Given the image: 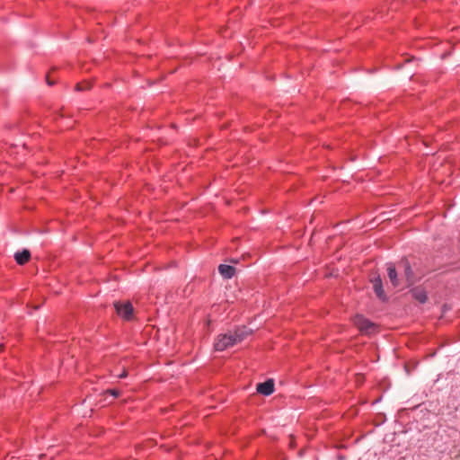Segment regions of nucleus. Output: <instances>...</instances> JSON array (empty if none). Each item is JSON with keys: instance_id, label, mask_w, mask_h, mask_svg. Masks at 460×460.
I'll return each mask as SVG.
<instances>
[{"instance_id": "1", "label": "nucleus", "mask_w": 460, "mask_h": 460, "mask_svg": "<svg viewBox=\"0 0 460 460\" xmlns=\"http://www.w3.org/2000/svg\"><path fill=\"white\" fill-rule=\"evenodd\" d=\"M397 269L401 271L402 279L405 281L407 287H411L416 282V276L407 258H402L397 263Z\"/></svg>"}, {"instance_id": "2", "label": "nucleus", "mask_w": 460, "mask_h": 460, "mask_svg": "<svg viewBox=\"0 0 460 460\" xmlns=\"http://www.w3.org/2000/svg\"><path fill=\"white\" fill-rule=\"evenodd\" d=\"M353 323L360 332L367 335H370L377 331V325L364 317L362 314L355 315L353 318Z\"/></svg>"}, {"instance_id": "3", "label": "nucleus", "mask_w": 460, "mask_h": 460, "mask_svg": "<svg viewBox=\"0 0 460 460\" xmlns=\"http://www.w3.org/2000/svg\"><path fill=\"white\" fill-rule=\"evenodd\" d=\"M235 344L236 343L234 338L233 337V333L229 332L228 333L218 335L214 347L216 350L223 351Z\"/></svg>"}, {"instance_id": "4", "label": "nucleus", "mask_w": 460, "mask_h": 460, "mask_svg": "<svg viewBox=\"0 0 460 460\" xmlns=\"http://www.w3.org/2000/svg\"><path fill=\"white\" fill-rule=\"evenodd\" d=\"M117 314L127 321L133 318L134 308L130 302L115 303L114 304Z\"/></svg>"}, {"instance_id": "5", "label": "nucleus", "mask_w": 460, "mask_h": 460, "mask_svg": "<svg viewBox=\"0 0 460 460\" xmlns=\"http://www.w3.org/2000/svg\"><path fill=\"white\" fill-rule=\"evenodd\" d=\"M371 283L373 284V289L376 296L383 302H385L388 300V297L386 294L385 293L384 288H383V282L382 279L379 274H375L371 279Z\"/></svg>"}, {"instance_id": "6", "label": "nucleus", "mask_w": 460, "mask_h": 460, "mask_svg": "<svg viewBox=\"0 0 460 460\" xmlns=\"http://www.w3.org/2000/svg\"><path fill=\"white\" fill-rule=\"evenodd\" d=\"M256 390L259 394L269 396L274 392V381L273 379H268L262 383H258Z\"/></svg>"}, {"instance_id": "7", "label": "nucleus", "mask_w": 460, "mask_h": 460, "mask_svg": "<svg viewBox=\"0 0 460 460\" xmlns=\"http://www.w3.org/2000/svg\"><path fill=\"white\" fill-rule=\"evenodd\" d=\"M398 269L393 263L387 264V275L394 288L400 287L402 279L398 277Z\"/></svg>"}, {"instance_id": "8", "label": "nucleus", "mask_w": 460, "mask_h": 460, "mask_svg": "<svg viewBox=\"0 0 460 460\" xmlns=\"http://www.w3.org/2000/svg\"><path fill=\"white\" fill-rule=\"evenodd\" d=\"M232 333L233 337L234 338L235 343L237 344L245 340L249 335H251L252 333V330L243 325L237 327Z\"/></svg>"}, {"instance_id": "9", "label": "nucleus", "mask_w": 460, "mask_h": 460, "mask_svg": "<svg viewBox=\"0 0 460 460\" xmlns=\"http://www.w3.org/2000/svg\"><path fill=\"white\" fill-rule=\"evenodd\" d=\"M31 259V252L28 249H23L14 254V260L19 265H23Z\"/></svg>"}, {"instance_id": "10", "label": "nucleus", "mask_w": 460, "mask_h": 460, "mask_svg": "<svg viewBox=\"0 0 460 460\" xmlns=\"http://www.w3.org/2000/svg\"><path fill=\"white\" fill-rule=\"evenodd\" d=\"M218 271L223 278L228 279L234 277L235 273V269L231 265L220 264L218 267Z\"/></svg>"}, {"instance_id": "11", "label": "nucleus", "mask_w": 460, "mask_h": 460, "mask_svg": "<svg viewBox=\"0 0 460 460\" xmlns=\"http://www.w3.org/2000/svg\"><path fill=\"white\" fill-rule=\"evenodd\" d=\"M411 292L414 299H416L420 303L424 304L427 301V294L423 289L420 288H412Z\"/></svg>"}, {"instance_id": "12", "label": "nucleus", "mask_w": 460, "mask_h": 460, "mask_svg": "<svg viewBox=\"0 0 460 460\" xmlns=\"http://www.w3.org/2000/svg\"><path fill=\"white\" fill-rule=\"evenodd\" d=\"M91 88V84L88 83V82H82V83H78L76 85H75V90L76 91H84V90H88Z\"/></svg>"}, {"instance_id": "13", "label": "nucleus", "mask_w": 460, "mask_h": 460, "mask_svg": "<svg viewBox=\"0 0 460 460\" xmlns=\"http://www.w3.org/2000/svg\"><path fill=\"white\" fill-rule=\"evenodd\" d=\"M106 393L111 394L114 397L119 396V391L116 389H109L106 391Z\"/></svg>"}, {"instance_id": "14", "label": "nucleus", "mask_w": 460, "mask_h": 460, "mask_svg": "<svg viewBox=\"0 0 460 460\" xmlns=\"http://www.w3.org/2000/svg\"><path fill=\"white\" fill-rule=\"evenodd\" d=\"M127 376H128V372H127V370H125V369H124V370L122 371V373H121V374H119L118 376H119V378H125Z\"/></svg>"}, {"instance_id": "15", "label": "nucleus", "mask_w": 460, "mask_h": 460, "mask_svg": "<svg viewBox=\"0 0 460 460\" xmlns=\"http://www.w3.org/2000/svg\"><path fill=\"white\" fill-rule=\"evenodd\" d=\"M47 83L49 85H53L54 82L50 81L49 77H47Z\"/></svg>"}, {"instance_id": "16", "label": "nucleus", "mask_w": 460, "mask_h": 460, "mask_svg": "<svg viewBox=\"0 0 460 460\" xmlns=\"http://www.w3.org/2000/svg\"><path fill=\"white\" fill-rule=\"evenodd\" d=\"M233 263H237V260H232L231 261Z\"/></svg>"}, {"instance_id": "17", "label": "nucleus", "mask_w": 460, "mask_h": 460, "mask_svg": "<svg viewBox=\"0 0 460 460\" xmlns=\"http://www.w3.org/2000/svg\"><path fill=\"white\" fill-rule=\"evenodd\" d=\"M402 67V64L397 66V69H400Z\"/></svg>"}, {"instance_id": "18", "label": "nucleus", "mask_w": 460, "mask_h": 460, "mask_svg": "<svg viewBox=\"0 0 460 460\" xmlns=\"http://www.w3.org/2000/svg\"><path fill=\"white\" fill-rule=\"evenodd\" d=\"M3 350V345H0V352Z\"/></svg>"}]
</instances>
